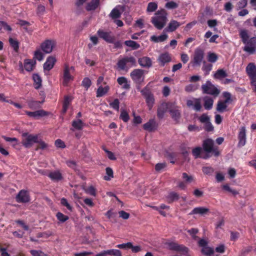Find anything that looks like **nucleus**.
<instances>
[{
	"instance_id": "f257e3e1",
	"label": "nucleus",
	"mask_w": 256,
	"mask_h": 256,
	"mask_svg": "<svg viewBox=\"0 0 256 256\" xmlns=\"http://www.w3.org/2000/svg\"><path fill=\"white\" fill-rule=\"evenodd\" d=\"M192 154L195 158H201L207 160L212 156L218 157L220 155L218 146H214V141L212 138H206L203 140L202 148L197 146L192 150Z\"/></svg>"
},
{
	"instance_id": "f03ea898",
	"label": "nucleus",
	"mask_w": 256,
	"mask_h": 256,
	"mask_svg": "<svg viewBox=\"0 0 256 256\" xmlns=\"http://www.w3.org/2000/svg\"><path fill=\"white\" fill-rule=\"evenodd\" d=\"M240 36L244 46L243 50L249 54H252L256 52V37L250 38L248 32L246 30H241L240 31Z\"/></svg>"
},
{
	"instance_id": "7ed1b4c3",
	"label": "nucleus",
	"mask_w": 256,
	"mask_h": 256,
	"mask_svg": "<svg viewBox=\"0 0 256 256\" xmlns=\"http://www.w3.org/2000/svg\"><path fill=\"white\" fill-rule=\"evenodd\" d=\"M156 16L152 18V22L158 30H162L166 25L167 20V13L165 10L162 9L156 13Z\"/></svg>"
},
{
	"instance_id": "20e7f679",
	"label": "nucleus",
	"mask_w": 256,
	"mask_h": 256,
	"mask_svg": "<svg viewBox=\"0 0 256 256\" xmlns=\"http://www.w3.org/2000/svg\"><path fill=\"white\" fill-rule=\"evenodd\" d=\"M22 136L23 138L22 144L26 148H30L34 143L38 142V134L34 135L28 132H24Z\"/></svg>"
},
{
	"instance_id": "39448f33",
	"label": "nucleus",
	"mask_w": 256,
	"mask_h": 256,
	"mask_svg": "<svg viewBox=\"0 0 256 256\" xmlns=\"http://www.w3.org/2000/svg\"><path fill=\"white\" fill-rule=\"evenodd\" d=\"M202 90L203 94H208L215 96H217L220 93V90L209 80L206 81L205 84L202 86Z\"/></svg>"
},
{
	"instance_id": "423d86ee",
	"label": "nucleus",
	"mask_w": 256,
	"mask_h": 256,
	"mask_svg": "<svg viewBox=\"0 0 256 256\" xmlns=\"http://www.w3.org/2000/svg\"><path fill=\"white\" fill-rule=\"evenodd\" d=\"M166 244L170 250L180 252L184 255L188 254V248L182 244H179L174 242H167Z\"/></svg>"
},
{
	"instance_id": "0eeeda50",
	"label": "nucleus",
	"mask_w": 256,
	"mask_h": 256,
	"mask_svg": "<svg viewBox=\"0 0 256 256\" xmlns=\"http://www.w3.org/2000/svg\"><path fill=\"white\" fill-rule=\"evenodd\" d=\"M132 80L137 84H140L144 79V70L142 69H134L130 74Z\"/></svg>"
},
{
	"instance_id": "6e6552de",
	"label": "nucleus",
	"mask_w": 256,
	"mask_h": 256,
	"mask_svg": "<svg viewBox=\"0 0 256 256\" xmlns=\"http://www.w3.org/2000/svg\"><path fill=\"white\" fill-rule=\"evenodd\" d=\"M128 63L130 64L131 66H136V58L132 56H125L118 61L117 66L120 70H124L126 68V64Z\"/></svg>"
},
{
	"instance_id": "1a4fd4ad",
	"label": "nucleus",
	"mask_w": 256,
	"mask_h": 256,
	"mask_svg": "<svg viewBox=\"0 0 256 256\" xmlns=\"http://www.w3.org/2000/svg\"><path fill=\"white\" fill-rule=\"evenodd\" d=\"M204 56V50L199 48H196L194 52L193 58V66H200Z\"/></svg>"
},
{
	"instance_id": "9d476101",
	"label": "nucleus",
	"mask_w": 256,
	"mask_h": 256,
	"mask_svg": "<svg viewBox=\"0 0 256 256\" xmlns=\"http://www.w3.org/2000/svg\"><path fill=\"white\" fill-rule=\"evenodd\" d=\"M56 42L54 40H46L40 44L42 50L46 54L50 53L55 46Z\"/></svg>"
},
{
	"instance_id": "9b49d317",
	"label": "nucleus",
	"mask_w": 256,
	"mask_h": 256,
	"mask_svg": "<svg viewBox=\"0 0 256 256\" xmlns=\"http://www.w3.org/2000/svg\"><path fill=\"white\" fill-rule=\"evenodd\" d=\"M246 71L250 82L256 80V65L254 63H249L246 68Z\"/></svg>"
},
{
	"instance_id": "f8f14e48",
	"label": "nucleus",
	"mask_w": 256,
	"mask_h": 256,
	"mask_svg": "<svg viewBox=\"0 0 256 256\" xmlns=\"http://www.w3.org/2000/svg\"><path fill=\"white\" fill-rule=\"evenodd\" d=\"M110 32H105L102 30H98L97 32L98 36L108 43H113L115 40L114 36L111 35Z\"/></svg>"
},
{
	"instance_id": "ddd939ff",
	"label": "nucleus",
	"mask_w": 256,
	"mask_h": 256,
	"mask_svg": "<svg viewBox=\"0 0 256 256\" xmlns=\"http://www.w3.org/2000/svg\"><path fill=\"white\" fill-rule=\"evenodd\" d=\"M16 200L19 203H26L30 200V196L27 190H20L16 196Z\"/></svg>"
},
{
	"instance_id": "4468645a",
	"label": "nucleus",
	"mask_w": 256,
	"mask_h": 256,
	"mask_svg": "<svg viewBox=\"0 0 256 256\" xmlns=\"http://www.w3.org/2000/svg\"><path fill=\"white\" fill-rule=\"evenodd\" d=\"M169 112L172 118L176 122H178L181 116L180 110L179 108L175 106L174 104H170Z\"/></svg>"
},
{
	"instance_id": "2eb2a0df",
	"label": "nucleus",
	"mask_w": 256,
	"mask_h": 256,
	"mask_svg": "<svg viewBox=\"0 0 256 256\" xmlns=\"http://www.w3.org/2000/svg\"><path fill=\"white\" fill-rule=\"evenodd\" d=\"M158 124L154 118H151L143 125V128L149 132H153L156 130Z\"/></svg>"
},
{
	"instance_id": "dca6fc26",
	"label": "nucleus",
	"mask_w": 256,
	"mask_h": 256,
	"mask_svg": "<svg viewBox=\"0 0 256 256\" xmlns=\"http://www.w3.org/2000/svg\"><path fill=\"white\" fill-rule=\"evenodd\" d=\"M26 114L30 117L35 118H38L40 117L47 116L49 114V112L43 110H38L34 112L25 111Z\"/></svg>"
},
{
	"instance_id": "f3484780",
	"label": "nucleus",
	"mask_w": 256,
	"mask_h": 256,
	"mask_svg": "<svg viewBox=\"0 0 256 256\" xmlns=\"http://www.w3.org/2000/svg\"><path fill=\"white\" fill-rule=\"evenodd\" d=\"M170 104L168 102H162L158 107L157 110V116L159 118H162L168 110H170Z\"/></svg>"
},
{
	"instance_id": "a211bd4d",
	"label": "nucleus",
	"mask_w": 256,
	"mask_h": 256,
	"mask_svg": "<svg viewBox=\"0 0 256 256\" xmlns=\"http://www.w3.org/2000/svg\"><path fill=\"white\" fill-rule=\"evenodd\" d=\"M172 60L170 54L167 52L161 54L158 59L161 66H164L166 63L170 62Z\"/></svg>"
},
{
	"instance_id": "6ab92c4d",
	"label": "nucleus",
	"mask_w": 256,
	"mask_h": 256,
	"mask_svg": "<svg viewBox=\"0 0 256 256\" xmlns=\"http://www.w3.org/2000/svg\"><path fill=\"white\" fill-rule=\"evenodd\" d=\"M122 256L121 252L118 250L112 249L104 250L96 255V256Z\"/></svg>"
},
{
	"instance_id": "aec40b11",
	"label": "nucleus",
	"mask_w": 256,
	"mask_h": 256,
	"mask_svg": "<svg viewBox=\"0 0 256 256\" xmlns=\"http://www.w3.org/2000/svg\"><path fill=\"white\" fill-rule=\"evenodd\" d=\"M72 80V76L70 74L69 67L68 66H66L64 70L63 85L64 86H67L68 82Z\"/></svg>"
},
{
	"instance_id": "412c9836",
	"label": "nucleus",
	"mask_w": 256,
	"mask_h": 256,
	"mask_svg": "<svg viewBox=\"0 0 256 256\" xmlns=\"http://www.w3.org/2000/svg\"><path fill=\"white\" fill-rule=\"evenodd\" d=\"M238 146H242L246 144V130L244 126L242 127L240 129L238 135Z\"/></svg>"
},
{
	"instance_id": "4be33fe9",
	"label": "nucleus",
	"mask_w": 256,
	"mask_h": 256,
	"mask_svg": "<svg viewBox=\"0 0 256 256\" xmlns=\"http://www.w3.org/2000/svg\"><path fill=\"white\" fill-rule=\"evenodd\" d=\"M56 62V59L54 57L52 56H48L47 58L46 62L44 64V70L49 71L52 70Z\"/></svg>"
},
{
	"instance_id": "5701e85b",
	"label": "nucleus",
	"mask_w": 256,
	"mask_h": 256,
	"mask_svg": "<svg viewBox=\"0 0 256 256\" xmlns=\"http://www.w3.org/2000/svg\"><path fill=\"white\" fill-rule=\"evenodd\" d=\"M138 62L140 65L143 68H149L152 66V60L148 56H143L138 58Z\"/></svg>"
},
{
	"instance_id": "b1692460",
	"label": "nucleus",
	"mask_w": 256,
	"mask_h": 256,
	"mask_svg": "<svg viewBox=\"0 0 256 256\" xmlns=\"http://www.w3.org/2000/svg\"><path fill=\"white\" fill-rule=\"evenodd\" d=\"M182 24L180 23L176 20H172L168 24V26L166 28V30L168 32H173L175 31Z\"/></svg>"
},
{
	"instance_id": "393cba45",
	"label": "nucleus",
	"mask_w": 256,
	"mask_h": 256,
	"mask_svg": "<svg viewBox=\"0 0 256 256\" xmlns=\"http://www.w3.org/2000/svg\"><path fill=\"white\" fill-rule=\"evenodd\" d=\"M118 83L122 86V88L124 90H129L130 88V84L128 82V80L126 77L120 76L117 79Z\"/></svg>"
},
{
	"instance_id": "a878e982",
	"label": "nucleus",
	"mask_w": 256,
	"mask_h": 256,
	"mask_svg": "<svg viewBox=\"0 0 256 256\" xmlns=\"http://www.w3.org/2000/svg\"><path fill=\"white\" fill-rule=\"evenodd\" d=\"M100 0H92L90 2L88 3L86 9L87 11L94 10L100 5Z\"/></svg>"
},
{
	"instance_id": "bb28decb",
	"label": "nucleus",
	"mask_w": 256,
	"mask_h": 256,
	"mask_svg": "<svg viewBox=\"0 0 256 256\" xmlns=\"http://www.w3.org/2000/svg\"><path fill=\"white\" fill-rule=\"evenodd\" d=\"M110 88L108 86H106L103 87L102 86H100L96 90V97L100 98L106 94L109 91Z\"/></svg>"
},
{
	"instance_id": "cd10ccee",
	"label": "nucleus",
	"mask_w": 256,
	"mask_h": 256,
	"mask_svg": "<svg viewBox=\"0 0 256 256\" xmlns=\"http://www.w3.org/2000/svg\"><path fill=\"white\" fill-rule=\"evenodd\" d=\"M48 176L52 180L59 181L62 179V174L58 170L50 172Z\"/></svg>"
},
{
	"instance_id": "c85d7f7f",
	"label": "nucleus",
	"mask_w": 256,
	"mask_h": 256,
	"mask_svg": "<svg viewBox=\"0 0 256 256\" xmlns=\"http://www.w3.org/2000/svg\"><path fill=\"white\" fill-rule=\"evenodd\" d=\"M32 79L34 83V86L36 89L40 88L42 86V78L40 76L37 74H34L32 76Z\"/></svg>"
},
{
	"instance_id": "c756f323",
	"label": "nucleus",
	"mask_w": 256,
	"mask_h": 256,
	"mask_svg": "<svg viewBox=\"0 0 256 256\" xmlns=\"http://www.w3.org/2000/svg\"><path fill=\"white\" fill-rule=\"evenodd\" d=\"M209 211L208 208L204 207H197L194 208L192 210L190 213V214H206Z\"/></svg>"
},
{
	"instance_id": "7c9ffc66",
	"label": "nucleus",
	"mask_w": 256,
	"mask_h": 256,
	"mask_svg": "<svg viewBox=\"0 0 256 256\" xmlns=\"http://www.w3.org/2000/svg\"><path fill=\"white\" fill-rule=\"evenodd\" d=\"M228 103L225 102L224 100H218L216 105V110L220 113L226 111V108L228 107Z\"/></svg>"
},
{
	"instance_id": "2f4dec72",
	"label": "nucleus",
	"mask_w": 256,
	"mask_h": 256,
	"mask_svg": "<svg viewBox=\"0 0 256 256\" xmlns=\"http://www.w3.org/2000/svg\"><path fill=\"white\" fill-rule=\"evenodd\" d=\"M180 196L177 192H170L166 196L167 202L169 204H171L174 201L178 200Z\"/></svg>"
},
{
	"instance_id": "473e14b6",
	"label": "nucleus",
	"mask_w": 256,
	"mask_h": 256,
	"mask_svg": "<svg viewBox=\"0 0 256 256\" xmlns=\"http://www.w3.org/2000/svg\"><path fill=\"white\" fill-rule=\"evenodd\" d=\"M204 107L206 110H210L212 108L214 100H213L208 96H206L204 98Z\"/></svg>"
},
{
	"instance_id": "72a5a7b5",
	"label": "nucleus",
	"mask_w": 256,
	"mask_h": 256,
	"mask_svg": "<svg viewBox=\"0 0 256 256\" xmlns=\"http://www.w3.org/2000/svg\"><path fill=\"white\" fill-rule=\"evenodd\" d=\"M124 44L127 46L130 47L132 50H136L140 48V44L132 40H126Z\"/></svg>"
},
{
	"instance_id": "f704fd0d",
	"label": "nucleus",
	"mask_w": 256,
	"mask_h": 256,
	"mask_svg": "<svg viewBox=\"0 0 256 256\" xmlns=\"http://www.w3.org/2000/svg\"><path fill=\"white\" fill-rule=\"evenodd\" d=\"M72 126L76 130H81L84 126V123L81 120L78 119L77 120H74L72 122Z\"/></svg>"
},
{
	"instance_id": "c9c22d12",
	"label": "nucleus",
	"mask_w": 256,
	"mask_h": 256,
	"mask_svg": "<svg viewBox=\"0 0 256 256\" xmlns=\"http://www.w3.org/2000/svg\"><path fill=\"white\" fill-rule=\"evenodd\" d=\"M168 38L166 34H162L159 36H152L150 38L152 41L156 42H162L166 40Z\"/></svg>"
},
{
	"instance_id": "e433bc0d",
	"label": "nucleus",
	"mask_w": 256,
	"mask_h": 256,
	"mask_svg": "<svg viewBox=\"0 0 256 256\" xmlns=\"http://www.w3.org/2000/svg\"><path fill=\"white\" fill-rule=\"evenodd\" d=\"M226 72L223 69H218L214 74V78L216 79H222L226 77Z\"/></svg>"
},
{
	"instance_id": "4c0bfd02",
	"label": "nucleus",
	"mask_w": 256,
	"mask_h": 256,
	"mask_svg": "<svg viewBox=\"0 0 256 256\" xmlns=\"http://www.w3.org/2000/svg\"><path fill=\"white\" fill-rule=\"evenodd\" d=\"M218 56L214 52H208L207 55V59L208 62L211 63L216 62L218 60Z\"/></svg>"
},
{
	"instance_id": "58836bf2",
	"label": "nucleus",
	"mask_w": 256,
	"mask_h": 256,
	"mask_svg": "<svg viewBox=\"0 0 256 256\" xmlns=\"http://www.w3.org/2000/svg\"><path fill=\"white\" fill-rule=\"evenodd\" d=\"M42 102L38 100H30L28 102V107L32 110H35L40 107V104Z\"/></svg>"
},
{
	"instance_id": "ea45409f",
	"label": "nucleus",
	"mask_w": 256,
	"mask_h": 256,
	"mask_svg": "<svg viewBox=\"0 0 256 256\" xmlns=\"http://www.w3.org/2000/svg\"><path fill=\"white\" fill-rule=\"evenodd\" d=\"M8 42L14 50L18 52L19 49V42L16 39H14L12 38H9Z\"/></svg>"
},
{
	"instance_id": "a19ab883",
	"label": "nucleus",
	"mask_w": 256,
	"mask_h": 256,
	"mask_svg": "<svg viewBox=\"0 0 256 256\" xmlns=\"http://www.w3.org/2000/svg\"><path fill=\"white\" fill-rule=\"evenodd\" d=\"M87 0H76L75 5L76 6V12L78 14H80L82 12V6Z\"/></svg>"
},
{
	"instance_id": "79ce46f5",
	"label": "nucleus",
	"mask_w": 256,
	"mask_h": 256,
	"mask_svg": "<svg viewBox=\"0 0 256 256\" xmlns=\"http://www.w3.org/2000/svg\"><path fill=\"white\" fill-rule=\"evenodd\" d=\"M24 68L28 72H30L33 70L34 64L32 62L28 59H26L24 62Z\"/></svg>"
},
{
	"instance_id": "37998d69",
	"label": "nucleus",
	"mask_w": 256,
	"mask_h": 256,
	"mask_svg": "<svg viewBox=\"0 0 256 256\" xmlns=\"http://www.w3.org/2000/svg\"><path fill=\"white\" fill-rule=\"evenodd\" d=\"M201 251L202 254L206 256H211L214 253V249L207 246L205 248H202Z\"/></svg>"
},
{
	"instance_id": "c03bdc74",
	"label": "nucleus",
	"mask_w": 256,
	"mask_h": 256,
	"mask_svg": "<svg viewBox=\"0 0 256 256\" xmlns=\"http://www.w3.org/2000/svg\"><path fill=\"white\" fill-rule=\"evenodd\" d=\"M146 104L148 107L149 110H150L153 107L154 98L153 94L150 96L145 98Z\"/></svg>"
},
{
	"instance_id": "a18cd8bd",
	"label": "nucleus",
	"mask_w": 256,
	"mask_h": 256,
	"mask_svg": "<svg viewBox=\"0 0 256 256\" xmlns=\"http://www.w3.org/2000/svg\"><path fill=\"white\" fill-rule=\"evenodd\" d=\"M110 16L112 19L118 18L120 17L121 12H120V10L118 8H114L111 11V12L110 14Z\"/></svg>"
},
{
	"instance_id": "49530a36",
	"label": "nucleus",
	"mask_w": 256,
	"mask_h": 256,
	"mask_svg": "<svg viewBox=\"0 0 256 256\" xmlns=\"http://www.w3.org/2000/svg\"><path fill=\"white\" fill-rule=\"evenodd\" d=\"M120 118L124 122H127L130 120V116L128 112L124 110H122L120 112Z\"/></svg>"
},
{
	"instance_id": "de8ad7c7",
	"label": "nucleus",
	"mask_w": 256,
	"mask_h": 256,
	"mask_svg": "<svg viewBox=\"0 0 256 256\" xmlns=\"http://www.w3.org/2000/svg\"><path fill=\"white\" fill-rule=\"evenodd\" d=\"M86 193L95 196L96 194V188L92 186L84 188Z\"/></svg>"
},
{
	"instance_id": "09e8293b",
	"label": "nucleus",
	"mask_w": 256,
	"mask_h": 256,
	"mask_svg": "<svg viewBox=\"0 0 256 256\" xmlns=\"http://www.w3.org/2000/svg\"><path fill=\"white\" fill-rule=\"evenodd\" d=\"M158 8V4L155 2H150L148 3L146 10L148 12H154Z\"/></svg>"
},
{
	"instance_id": "8fccbe9b",
	"label": "nucleus",
	"mask_w": 256,
	"mask_h": 256,
	"mask_svg": "<svg viewBox=\"0 0 256 256\" xmlns=\"http://www.w3.org/2000/svg\"><path fill=\"white\" fill-rule=\"evenodd\" d=\"M56 216L58 220L61 222H64L69 218L68 216L60 212H57L56 214Z\"/></svg>"
},
{
	"instance_id": "3c124183",
	"label": "nucleus",
	"mask_w": 256,
	"mask_h": 256,
	"mask_svg": "<svg viewBox=\"0 0 256 256\" xmlns=\"http://www.w3.org/2000/svg\"><path fill=\"white\" fill-rule=\"evenodd\" d=\"M202 171L204 174L210 176L214 172V169L212 166H204Z\"/></svg>"
},
{
	"instance_id": "603ef678",
	"label": "nucleus",
	"mask_w": 256,
	"mask_h": 256,
	"mask_svg": "<svg viewBox=\"0 0 256 256\" xmlns=\"http://www.w3.org/2000/svg\"><path fill=\"white\" fill-rule=\"evenodd\" d=\"M198 230L196 228H192L188 230V232L191 236L192 238L194 240H196L198 238V236H196V234L198 232Z\"/></svg>"
},
{
	"instance_id": "864d4df0",
	"label": "nucleus",
	"mask_w": 256,
	"mask_h": 256,
	"mask_svg": "<svg viewBox=\"0 0 256 256\" xmlns=\"http://www.w3.org/2000/svg\"><path fill=\"white\" fill-rule=\"evenodd\" d=\"M204 64L202 70L206 72V74H208L212 70V65L210 64H206L205 62H204Z\"/></svg>"
},
{
	"instance_id": "5fc2aeb1",
	"label": "nucleus",
	"mask_w": 256,
	"mask_h": 256,
	"mask_svg": "<svg viewBox=\"0 0 256 256\" xmlns=\"http://www.w3.org/2000/svg\"><path fill=\"white\" fill-rule=\"evenodd\" d=\"M222 188L223 190L232 193L234 196L238 194V192L237 190L232 189L228 184L223 185Z\"/></svg>"
},
{
	"instance_id": "6e6d98bb",
	"label": "nucleus",
	"mask_w": 256,
	"mask_h": 256,
	"mask_svg": "<svg viewBox=\"0 0 256 256\" xmlns=\"http://www.w3.org/2000/svg\"><path fill=\"white\" fill-rule=\"evenodd\" d=\"M198 120L200 122L204 124L210 121V117L206 114H202L199 117Z\"/></svg>"
},
{
	"instance_id": "4d7b16f0",
	"label": "nucleus",
	"mask_w": 256,
	"mask_h": 256,
	"mask_svg": "<svg viewBox=\"0 0 256 256\" xmlns=\"http://www.w3.org/2000/svg\"><path fill=\"white\" fill-rule=\"evenodd\" d=\"M34 58H36L39 61H41L44 58V54L40 50H37L34 52Z\"/></svg>"
},
{
	"instance_id": "13d9d810",
	"label": "nucleus",
	"mask_w": 256,
	"mask_h": 256,
	"mask_svg": "<svg viewBox=\"0 0 256 256\" xmlns=\"http://www.w3.org/2000/svg\"><path fill=\"white\" fill-rule=\"evenodd\" d=\"M92 85V82L88 78H85L82 81V86L88 90Z\"/></svg>"
},
{
	"instance_id": "bf43d9fd",
	"label": "nucleus",
	"mask_w": 256,
	"mask_h": 256,
	"mask_svg": "<svg viewBox=\"0 0 256 256\" xmlns=\"http://www.w3.org/2000/svg\"><path fill=\"white\" fill-rule=\"evenodd\" d=\"M248 4L247 0H240L236 4L237 10H240L244 8Z\"/></svg>"
},
{
	"instance_id": "052dcab7",
	"label": "nucleus",
	"mask_w": 256,
	"mask_h": 256,
	"mask_svg": "<svg viewBox=\"0 0 256 256\" xmlns=\"http://www.w3.org/2000/svg\"><path fill=\"white\" fill-rule=\"evenodd\" d=\"M110 106L113 109L118 110L120 108L119 100L118 98L114 99L112 102L110 103Z\"/></svg>"
},
{
	"instance_id": "680f3d73",
	"label": "nucleus",
	"mask_w": 256,
	"mask_h": 256,
	"mask_svg": "<svg viewBox=\"0 0 256 256\" xmlns=\"http://www.w3.org/2000/svg\"><path fill=\"white\" fill-rule=\"evenodd\" d=\"M166 166V162L158 163L155 166V170L157 172H160L161 170H164Z\"/></svg>"
},
{
	"instance_id": "e2e57ef3",
	"label": "nucleus",
	"mask_w": 256,
	"mask_h": 256,
	"mask_svg": "<svg viewBox=\"0 0 256 256\" xmlns=\"http://www.w3.org/2000/svg\"><path fill=\"white\" fill-rule=\"evenodd\" d=\"M36 143L38 144V146L36 148V150H38V149L44 150L48 146L47 144H46L44 141H42L40 139H38V142H36Z\"/></svg>"
},
{
	"instance_id": "0e129e2a",
	"label": "nucleus",
	"mask_w": 256,
	"mask_h": 256,
	"mask_svg": "<svg viewBox=\"0 0 256 256\" xmlns=\"http://www.w3.org/2000/svg\"><path fill=\"white\" fill-rule=\"evenodd\" d=\"M142 94L145 98L148 97V96H151L152 94L150 90L148 88V86H146L141 91Z\"/></svg>"
},
{
	"instance_id": "69168bd1",
	"label": "nucleus",
	"mask_w": 256,
	"mask_h": 256,
	"mask_svg": "<svg viewBox=\"0 0 256 256\" xmlns=\"http://www.w3.org/2000/svg\"><path fill=\"white\" fill-rule=\"evenodd\" d=\"M222 96L225 98V100H224L225 102L230 104L232 102V100L231 98V94L230 92H224Z\"/></svg>"
},
{
	"instance_id": "338daca9",
	"label": "nucleus",
	"mask_w": 256,
	"mask_h": 256,
	"mask_svg": "<svg viewBox=\"0 0 256 256\" xmlns=\"http://www.w3.org/2000/svg\"><path fill=\"white\" fill-rule=\"evenodd\" d=\"M194 108L197 112L200 111L202 108V105L200 99L196 98L194 100Z\"/></svg>"
},
{
	"instance_id": "774afa93",
	"label": "nucleus",
	"mask_w": 256,
	"mask_h": 256,
	"mask_svg": "<svg viewBox=\"0 0 256 256\" xmlns=\"http://www.w3.org/2000/svg\"><path fill=\"white\" fill-rule=\"evenodd\" d=\"M60 204L65 206L68 210L72 211V206L69 204L67 200L64 198H62L60 200Z\"/></svg>"
}]
</instances>
